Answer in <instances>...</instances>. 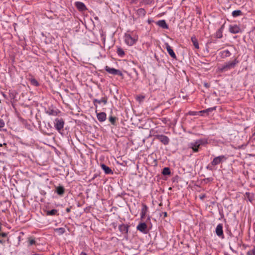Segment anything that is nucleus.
<instances>
[{
    "label": "nucleus",
    "instance_id": "obj_39",
    "mask_svg": "<svg viewBox=\"0 0 255 255\" xmlns=\"http://www.w3.org/2000/svg\"><path fill=\"white\" fill-rule=\"evenodd\" d=\"M5 241L4 239H2L1 238H0V244L3 245L4 244Z\"/></svg>",
    "mask_w": 255,
    "mask_h": 255
},
{
    "label": "nucleus",
    "instance_id": "obj_38",
    "mask_svg": "<svg viewBox=\"0 0 255 255\" xmlns=\"http://www.w3.org/2000/svg\"><path fill=\"white\" fill-rule=\"evenodd\" d=\"M224 28V24L222 25L221 27L218 30L219 31L223 33V31Z\"/></svg>",
    "mask_w": 255,
    "mask_h": 255
},
{
    "label": "nucleus",
    "instance_id": "obj_14",
    "mask_svg": "<svg viewBox=\"0 0 255 255\" xmlns=\"http://www.w3.org/2000/svg\"><path fill=\"white\" fill-rule=\"evenodd\" d=\"M216 233L219 237H221L223 235V225L221 224H219L217 225L216 228Z\"/></svg>",
    "mask_w": 255,
    "mask_h": 255
},
{
    "label": "nucleus",
    "instance_id": "obj_31",
    "mask_svg": "<svg viewBox=\"0 0 255 255\" xmlns=\"http://www.w3.org/2000/svg\"><path fill=\"white\" fill-rule=\"evenodd\" d=\"M222 54L225 57H229L231 53L229 50H225L222 52Z\"/></svg>",
    "mask_w": 255,
    "mask_h": 255
},
{
    "label": "nucleus",
    "instance_id": "obj_40",
    "mask_svg": "<svg viewBox=\"0 0 255 255\" xmlns=\"http://www.w3.org/2000/svg\"><path fill=\"white\" fill-rule=\"evenodd\" d=\"M205 197V195L204 194L200 195L199 196V198L201 200H203Z\"/></svg>",
    "mask_w": 255,
    "mask_h": 255
},
{
    "label": "nucleus",
    "instance_id": "obj_2",
    "mask_svg": "<svg viewBox=\"0 0 255 255\" xmlns=\"http://www.w3.org/2000/svg\"><path fill=\"white\" fill-rule=\"evenodd\" d=\"M54 124L56 129L61 133V131L63 130L65 124L64 120L62 118H56Z\"/></svg>",
    "mask_w": 255,
    "mask_h": 255
},
{
    "label": "nucleus",
    "instance_id": "obj_48",
    "mask_svg": "<svg viewBox=\"0 0 255 255\" xmlns=\"http://www.w3.org/2000/svg\"><path fill=\"white\" fill-rule=\"evenodd\" d=\"M164 177H165V178H164L163 179H164V180H166V176H164Z\"/></svg>",
    "mask_w": 255,
    "mask_h": 255
},
{
    "label": "nucleus",
    "instance_id": "obj_17",
    "mask_svg": "<svg viewBox=\"0 0 255 255\" xmlns=\"http://www.w3.org/2000/svg\"><path fill=\"white\" fill-rule=\"evenodd\" d=\"M97 117L99 122H103L106 120L107 115L105 112H101L97 113Z\"/></svg>",
    "mask_w": 255,
    "mask_h": 255
},
{
    "label": "nucleus",
    "instance_id": "obj_28",
    "mask_svg": "<svg viewBox=\"0 0 255 255\" xmlns=\"http://www.w3.org/2000/svg\"><path fill=\"white\" fill-rule=\"evenodd\" d=\"M242 13V12L240 10H236L232 12V15L234 17H237L239 15H241Z\"/></svg>",
    "mask_w": 255,
    "mask_h": 255
},
{
    "label": "nucleus",
    "instance_id": "obj_16",
    "mask_svg": "<svg viewBox=\"0 0 255 255\" xmlns=\"http://www.w3.org/2000/svg\"><path fill=\"white\" fill-rule=\"evenodd\" d=\"M75 6L80 11H84L87 9L85 5L83 2L80 1L76 2Z\"/></svg>",
    "mask_w": 255,
    "mask_h": 255
},
{
    "label": "nucleus",
    "instance_id": "obj_25",
    "mask_svg": "<svg viewBox=\"0 0 255 255\" xmlns=\"http://www.w3.org/2000/svg\"><path fill=\"white\" fill-rule=\"evenodd\" d=\"M216 108V107H213V108H208V109H207L206 110L201 111L199 112L201 113H207V114H208L209 112H212L213 111L215 110Z\"/></svg>",
    "mask_w": 255,
    "mask_h": 255
},
{
    "label": "nucleus",
    "instance_id": "obj_37",
    "mask_svg": "<svg viewBox=\"0 0 255 255\" xmlns=\"http://www.w3.org/2000/svg\"><path fill=\"white\" fill-rule=\"evenodd\" d=\"M144 96H138L136 98V99L139 101H142L144 99Z\"/></svg>",
    "mask_w": 255,
    "mask_h": 255
},
{
    "label": "nucleus",
    "instance_id": "obj_4",
    "mask_svg": "<svg viewBox=\"0 0 255 255\" xmlns=\"http://www.w3.org/2000/svg\"><path fill=\"white\" fill-rule=\"evenodd\" d=\"M238 63L239 61L236 58L233 61L226 63V64L222 67L221 70L224 71L234 68L236 65Z\"/></svg>",
    "mask_w": 255,
    "mask_h": 255
},
{
    "label": "nucleus",
    "instance_id": "obj_3",
    "mask_svg": "<svg viewBox=\"0 0 255 255\" xmlns=\"http://www.w3.org/2000/svg\"><path fill=\"white\" fill-rule=\"evenodd\" d=\"M204 141L202 139L197 140L195 142H191L189 144V147L192 148L194 152H196L198 151V148L201 145L203 144Z\"/></svg>",
    "mask_w": 255,
    "mask_h": 255
},
{
    "label": "nucleus",
    "instance_id": "obj_26",
    "mask_svg": "<svg viewBox=\"0 0 255 255\" xmlns=\"http://www.w3.org/2000/svg\"><path fill=\"white\" fill-rule=\"evenodd\" d=\"M117 119V118H116V117H113L112 116H110L109 118L110 122L111 123L112 125L114 126L116 125V123Z\"/></svg>",
    "mask_w": 255,
    "mask_h": 255
},
{
    "label": "nucleus",
    "instance_id": "obj_9",
    "mask_svg": "<svg viewBox=\"0 0 255 255\" xmlns=\"http://www.w3.org/2000/svg\"><path fill=\"white\" fill-rule=\"evenodd\" d=\"M241 29L240 27L236 25H230L229 26V31L233 34H236L240 32Z\"/></svg>",
    "mask_w": 255,
    "mask_h": 255
},
{
    "label": "nucleus",
    "instance_id": "obj_41",
    "mask_svg": "<svg viewBox=\"0 0 255 255\" xmlns=\"http://www.w3.org/2000/svg\"><path fill=\"white\" fill-rule=\"evenodd\" d=\"M252 254H253V255H255V246L252 250Z\"/></svg>",
    "mask_w": 255,
    "mask_h": 255
},
{
    "label": "nucleus",
    "instance_id": "obj_5",
    "mask_svg": "<svg viewBox=\"0 0 255 255\" xmlns=\"http://www.w3.org/2000/svg\"><path fill=\"white\" fill-rule=\"evenodd\" d=\"M125 41L127 45L131 46L136 42L137 38L132 37L129 34L126 33L125 35Z\"/></svg>",
    "mask_w": 255,
    "mask_h": 255
},
{
    "label": "nucleus",
    "instance_id": "obj_21",
    "mask_svg": "<svg viewBox=\"0 0 255 255\" xmlns=\"http://www.w3.org/2000/svg\"><path fill=\"white\" fill-rule=\"evenodd\" d=\"M136 14L139 17H143L146 14V11L144 8H138L136 10Z\"/></svg>",
    "mask_w": 255,
    "mask_h": 255
},
{
    "label": "nucleus",
    "instance_id": "obj_46",
    "mask_svg": "<svg viewBox=\"0 0 255 255\" xmlns=\"http://www.w3.org/2000/svg\"><path fill=\"white\" fill-rule=\"evenodd\" d=\"M172 180L173 182H175L176 181V177L173 178Z\"/></svg>",
    "mask_w": 255,
    "mask_h": 255
},
{
    "label": "nucleus",
    "instance_id": "obj_43",
    "mask_svg": "<svg viewBox=\"0 0 255 255\" xmlns=\"http://www.w3.org/2000/svg\"><path fill=\"white\" fill-rule=\"evenodd\" d=\"M79 255H88L84 252H82L81 253H80Z\"/></svg>",
    "mask_w": 255,
    "mask_h": 255
},
{
    "label": "nucleus",
    "instance_id": "obj_22",
    "mask_svg": "<svg viewBox=\"0 0 255 255\" xmlns=\"http://www.w3.org/2000/svg\"><path fill=\"white\" fill-rule=\"evenodd\" d=\"M191 39L195 47L197 49H199V46L198 42L197 39L195 38V37H192Z\"/></svg>",
    "mask_w": 255,
    "mask_h": 255
},
{
    "label": "nucleus",
    "instance_id": "obj_10",
    "mask_svg": "<svg viewBox=\"0 0 255 255\" xmlns=\"http://www.w3.org/2000/svg\"><path fill=\"white\" fill-rule=\"evenodd\" d=\"M166 48V50L168 53V54L170 55V56L174 58H176V54H175L174 52L173 51V49H172L171 47L169 45L168 43H165Z\"/></svg>",
    "mask_w": 255,
    "mask_h": 255
},
{
    "label": "nucleus",
    "instance_id": "obj_42",
    "mask_svg": "<svg viewBox=\"0 0 255 255\" xmlns=\"http://www.w3.org/2000/svg\"><path fill=\"white\" fill-rule=\"evenodd\" d=\"M71 207H68V208H67L66 209V211L67 213H69L70 211H71Z\"/></svg>",
    "mask_w": 255,
    "mask_h": 255
},
{
    "label": "nucleus",
    "instance_id": "obj_15",
    "mask_svg": "<svg viewBox=\"0 0 255 255\" xmlns=\"http://www.w3.org/2000/svg\"><path fill=\"white\" fill-rule=\"evenodd\" d=\"M119 229L123 234H127L128 231V226L125 224H122L119 226Z\"/></svg>",
    "mask_w": 255,
    "mask_h": 255
},
{
    "label": "nucleus",
    "instance_id": "obj_13",
    "mask_svg": "<svg viewBox=\"0 0 255 255\" xmlns=\"http://www.w3.org/2000/svg\"><path fill=\"white\" fill-rule=\"evenodd\" d=\"M55 192L59 196H62L65 192V189L63 186L59 185L55 187Z\"/></svg>",
    "mask_w": 255,
    "mask_h": 255
},
{
    "label": "nucleus",
    "instance_id": "obj_27",
    "mask_svg": "<svg viewBox=\"0 0 255 255\" xmlns=\"http://www.w3.org/2000/svg\"><path fill=\"white\" fill-rule=\"evenodd\" d=\"M55 231L57 232L59 235H61L65 233V230L64 228H59L56 229Z\"/></svg>",
    "mask_w": 255,
    "mask_h": 255
},
{
    "label": "nucleus",
    "instance_id": "obj_34",
    "mask_svg": "<svg viewBox=\"0 0 255 255\" xmlns=\"http://www.w3.org/2000/svg\"><path fill=\"white\" fill-rule=\"evenodd\" d=\"M154 0H142V2L145 4L151 3Z\"/></svg>",
    "mask_w": 255,
    "mask_h": 255
},
{
    "label": "nucleus",
    "instance_id": "obj_7",
    "mask_svg": "<svg viewBox=\"0 0 255 255\" xmlns=\"http://www.w3.org/2000/svg\"><path fill=\"white\" fill-rule=\"evenodd\" d=\"M155 138L161 142L164 145H167L169 142V138L163 134H158L155 136Z\"/></svg>",
    "mask_w": 255,
    "mask_h": 255
},
{
    "label": "nucleus",
    "instance_id": "obj_23",
    "mask_svg": "<svg viewBox=\"0 0 255 255\" xmlns=\"http://www.w3.org/2000/svg\"><path fill=\"white\" fill-rule=\"evenodd\" d=\"M117 53L118 55L121 57H123L125 55L124 50L120 47L118 48Z\"/></svg>",
    "mask_w": 255,
    "mask_h": 255
},
{
    "label": "nucleus",
    "instance_id": "obj_6",
    "mask_svg": "<svg viewBox=\"0 0 255 255\" xmlns=\"http://www.w3.org/2000/svg\"><path fill=\"white\" fill-rule=\"evenodd\" d=\"M105 70L110 74L114 75H119L123 76V74L122 72L118 69H116L114 68H111L108 66H106L105 68Z\"/></svg>",
    "mask_w": 255,
    "mask_h": 255
},
{
    "label": "nucleus",
    "instance_id": "obj_18",
    "mask_svg": "<svg viewBox=\"0 0 255 255\" xmlns=\"http://www.w3.org/2000/svg\"><path fill=\"white\" fill-rule=\"evenodd\" d=\"M60 112L58 111L57 110H55L53 108H48L46 111V113L51 116H57Z\"/></svg>",
    "mask_w": 255,
    "mask_h": 255
},
{
    "label": "nucleus",
    "instance_id": "obj_33",
    "mask_svg": "<svg viewBox=\"0 0 255 255\" xmlns=\"http://www.w3.org/2000/svg\"><path fill=\"white\" fill-rule=\"evenodd\" d=\"M216 37L217 38H221L223 37V34L218 30H217V31L216 33Z\"/></svg>",
    "mask_w": 255,
    "mask_h": 255
},
{
    "label": "nucleus",
    "instance_id": "obj_35",
    "mask_svg": "<svg viewBox=\"0 0 255 255\" xmlns=\"http://www.w3.org/2000/svg\"><path fill=\"white\" fill-rule=\"evenodd\" d=\"M7 233H0V238H5L7 237Z\"/></svg>",
    "mask_w": 255,
    "mask_h": 255
},
{
    "label": "nucleus",
    "instance_id": "obj_24",
    "mask_svg": "<svg viewBox=\"0 0 255 255\" xmlns=\"http://www.w3.org/2000/svg\"><path fill=\"white\" fill-rule=\"evenodd\" d=\"M161 173L163 175H169L170 174V169L169 167H165L163 169Z\"/></svg>",
    "mask_w": 255,
    "mask_h": 255
},
{
    "label": "nucleus",
    "instance_id": "obj_49",
    "mask_svg": "<svg viewBox=\"0 0 255 255\" xmlns=\"http://www.w3.org/2000/svg\"><path fill=\"white\" fill-rule=\"evenodd\" d=\"M0 146H2V144H0Z\"/></svg>",
    "mask_w": 255,
    "mask_h": 255
},
{
    "label": "nucleus",
    "instance_id": "obj_20",
    "mask_svg": "<svg viewBox=\"0 0 255 255\" xmlns=\"http://www.w3.org/2000/svg\"><path fill=\"white\" fill-rule=\"evenodd\" d=\"M157 24L161 27L164 28V29H167L168 28V25L166 23L165 21L164 20H159Z\"/></svg>",
    "mask_w": 255,
    "mask_h": 255
},
{
    "label": "nucleus",
    "instance_id": "obj_36",
    "mask_svg": "<svg viewBox=\"0 0 255 255\" xmlns=\"http://www.w3.org/2000/svg\"><path fill=\"white\" fill-rule=\"evenodd\" d=\"M4 125L5 124L3 120L0 119V128L4 127Z\"/></svg>",
    "mask_w": 255,
    "mask_h": 255
},
{
    "label": "nucleus",
    "instance_id": "obj_47",
    "mask_svg": "<svg viewBox=\"0 0 255 255\" xmlns=\"http://www.w3.org/2000/svg\"><path fill=\"white\" fill-rule=\"evenodd\" d=\"M204 86L206 87H209L208 84L207 83H205L204 84Z\"/></svg>",
    "mask_w": 255,
    "mask_h": 255
},
{
    "label": "nucleus",
    "instance_id": "obj_44",
    "mask_svg": "<svg viewBox=\"0 0 255 255\" xmlns=\"http://www.w3.org/2000/svg\"><path fill=\"white\" fill-rule=\"evenodd\" d=\"M248 255H253V254H252V250H251L248 252Z\"/></svg>",
    "mask_w": 255,
    "mask_h": 255
},
{
    "label": "nucleus",
    "instance_id": "obj_30",
    "mask_svg": "<svg viewBox=\"0 0 255 255\" xmlns=\"http://www.w3.org/2000/svg\"><path fill=\"white\" fill-rule=\"evenodd\" d=\"M28 245L32 246L33 245H35L36 244V242L34 239L32 238H29L28 239Z\"/></svg>",
    "mask_w": 255,
    "mask_h": 255
},
{
    "label": "nucleus",
    "instance_id": "obj_11",
    "mask_svg": "<svg viewBox=\"0 0 255 255\" xmlns=\"http://www.w3.org/2000/svg\"><path fill=\"white\" fill-rule=\"evenodd\" d=\"M101 168L104 171L106 174H113V172L112 169L106 165L104 164H101Z\"/></svg>",
    "mask_w": 255,
    "mask_h": 255
},
{
    "label": "nucleus",
    "instance_id": "obj_8",
    "mask_svg": "<svg viewBox=\"0 0 255 255\" xmlns=\"http://www.w3.org/2000/svg\"><path fill=\"white\" fill-rule=\"evenodd\" d=\"M136 229L139 231L146 234L147 232V225L145 223H139Z\"/></svg>",
    "mask_w": 255,
    "mask_h": 255
},
{
    "label": "nucleus",
    "instance_id": "obj_50",
    "mask_svg": "<svg viewBox=\"0 0 255 255\" xmlns=\"http://www.w3.org/2000/svg\"><path fill=\"white\" fill-rule=\"evenodd\" d=\"M254 135H255V132L254 133Z\"/></svg>",
    "mask_w": 255,
    "mask_h": 255
},
{
    "label": "nucleus",
    "instance_id": "obj_45",
    "mask_svg": "<svg viewBox=\"0 0 255 255\" xmlns=\"http://www.w3.org/2000/svg\"><path fill=\"white\" fill-rule=\"evenodd\" d=\"M163 216H164V218L167 217V213L166 212H163Z\"/></svg>",
    "mask_w": 255,
    "mask_h": 255
},
{
    "label": "nucleus",
    "instance_id": "obj_12",
    "mask_svg": "<svg viewBox=\"0 0 255 255\" xmlns=\"http://www.w3.org/2000/svg\"><path fill=\"white\" fill-rule=\"evenodd\" d=\"M102 103H103L104 105H106L107 103V98L105 97L102 98L101 100H98V99H95L93 100L94 105L96 107H97V103L100 104Z\"/></svg>",
    "mask_w": 255,
    "mask_h": 255
},
{
    "label": "nucleus",
    "instance_id": "obj_29",
    "mask_svg": "<svg viewBox=\"0 0 255 255\" xmlns=\"http://www.w3.org/2000/svg\"><path fill=\"white\" fill-rule=\"evenodd\" d=\"M57 210L56 209H52L50 211H48L47 212V215L49 216H53L57 214Z\"/></svg>",
    "mask_w": 255,
    "mask_h": 255
},
{
    "label": "nucleus",
    "instance_id": "obj_1",
    "mask_svg": "<svg viewBox=\"0 0 255 255\" xmlns=\"http://www.w3.org/2000/svg\"><path fill=\"white\" fill-rule=\"evenodd\" d=\"M227 159V157L225 155H221L216 157L213 159L212 161L211 162V164L208 166L207 168H209L210 166H215L216 165L221 164L223 162L226 161Z\"/></svg>",
    "mask_w": 255,
    "mask_h": 255
},
{
    "label": "nucleus",
    "instance_id": "obj_32",
    "mask_svg": "<svg viewBox=\"0 0 255 255\" xmlns=\"http://www.w3.org/2000/svg\"><path fill=\"white\" fill-rule=\"evenodd\" d=\"M30 82L31 84L34 86H38L39 85L38 82L35 79H31Z\"/></svg>",
    "mask_w": 255,
    "mask_h": 255
},
{
    "label": "nucleus",
    "instance_id": "obj_19",
    "mask_svg": "<svg viewBox=\"0 0 255 255\" xmlns=\"http://www.w3.org/2000/svg\"><path fill=\"white\" fill-rule=\"evenodd\" d=\"M147 209L148 208L146 205L144 204L142 205V207L140 213V216L141 218H144L145 217L147 211Z\"/></svg>",
    "mask_w": 255,
    "mask_h": 255
}]
</instances>
